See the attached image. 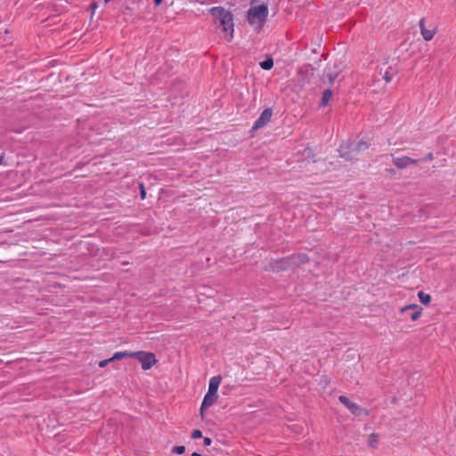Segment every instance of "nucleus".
Wrapping results in <instances>:
<instances>
[{"label":"nucleus","mask_w":456,"mask_h":456,"mask_svg":"<svg viewBox=\"0 0 456 456\" xmlns=\"http://www.w3.org/2000/svg\"><path fill=\"white\" fill-rule=\"evenodd\" d=\"M214 18L215 23L222 28L224 38L231 41L233 37V19L232 14L224 7H213L209 10Z\"/></svg>","instance_id":"nucleus-1"},{"label":"nucleus","mask_w":456,"mask_h":456,"mask_svg":"<svg viewBox=\"0 0 456 456\" xmlns=\"http://www.w3.org/2000/svg\"><path fill=\"white\" fill-rule=\"evenodd\" d=\"M268 16V7L266 4L252 6L248 11V20L251 25H256L257 29H261Z\"/></svg>","instance_id":"nucleus-2"},{"label":"nucleus","mask_w":456,"mask_h":456,"mask_svg":"<svg viewBox=\"0 0 456 456\" xmlns=\"http://www.w3.org/2000/svg\"><path fill=\"white\" fill-rule=\"evenodd\" d=\"M369 148V143L363 140H360L355 143L343 144L340 147V156L347 160L353 159L350 153H359Z\"/></svg>","instance_id":"nucleus-3"},{"label":"nucleus","mask_w":456,"mask_h":456,"mask_svg":"<svg viewBox=\"0 0 456 456\" xmlns=\"http://www.w3.org/2000/svg\"><path fill=\"white\" fill-rule=\"evenodd\" d=\"M131 357L137 359L142 363V369L144 370H150L157 362L155 354L150 352H134Z\"/></svg>","instance_id":"nucleus-4"},{"label":"nucleus","mask_w":456,"mask_h":456,"mask_svg":"<svg viewBox=\"0 0 456 456\" xmlns=\"http://www.w3.org/2000/svg\"><path fill=\"white\" fill-rule=\"evenodd\" d=\"M273 116V110L271 108H267L264 110V111L261 113L260 117L256 119L255 124L252 126V130H257L265 126H266L272 118Z\"/></svg>","instance_id":"nucleus-5"},{"label":"nucleus","mask_w":456,"mask_h":456,"mask_svg":"<svg viewBox=\"0 0 456 456\" xmlns=\"http://www.w3.org/2000/svg\"><path fill=\"white\" fill-rule=\"evenodd\" d=\"M339 402L344 404L354 415L360 416L364 412V410L356 403L351 402L349 398L345 395L338 397Z\"/></svg>","instance_id":"nucleus-6"},{"label":"nucleus","mask_w":456,"mask_h":456,"mask_svg":"<svg viewBox=\"0 0 456 456\" xmlns=\"http://www.w3.org/2000/svg\"><path fill=\"white\" fill-rule=\"evenodd\" d=\"M392 160H393L394 165L398 169L406 168L409 165L416 164L418 162V159H411V158L407 157V156H403V157H395V156H393L392 157Z\"/></svg>","instance_id":"nucleus-7"},{"label":"nucleus","mask_w":456,"mask_h":456,"mask_svg":"<svg viewBox=\"0 0 456 456\" xmlns=\"http://www.w3.org/2000/svg\"><path fill=\"white\" fill-rule=\"evenodd\" d=\"M291 268L289 257L281 258L270 263L269 269L273 272L283 271Z\"/></svg>","instance_id":"nucleus-8"},{"label":"nucleus","mask_w":456,"mask_h":456,"mask_svg":"<svg viewBox=\"0 0 456 456\" xmlns=\"http://www.w3.org/2000/svg\"><path fill=\"white\" fill-rule=\"evenodd\" d=\"M419 28H420L421 36H422V37H423V39L425 41H430L434 37V36L436 34V28H434L432 29H428L425 27V19L424 18H422L419 20Z\"/></svg>","instance_id":"nucleus-9"},{"label":"nucleus","mask_w":456,"mask_h":456,"mask_svg":"<svg viewBox=\"0 0 456 456\" xmlns=\"http://www.w3.org/2000/svg\"><path fill=\"white\" fill-rule=\"evenodd\" d=\"M288 257H289L291 268L299 266L300 265L307 263L309 261V257L307 256V255H305L304 253L293 255V256H290Z\"/></svg>","instance_id":"nucleus-10"},{"label":"nucleus","mask_w":456,"mask_h":456,"mask_svg":"<svg viewBox=\"0 0 456 456\" xmlns=\"http://www.w3.org/2000/svg\"><path fill=\"white\" fill-rule=\"evenodd\" d=\"M408 310H413L411 314V321H417L421 315L422 308L416 304L409 305L401 308V313H404Z\"/></svg>","instance_id":"nucleus-11"},{"label":"nucleus","mask_w":456,"mask_h":456,"mask_svg":"<svg viewBox=\"0 0 456 456\" xmlns=\"http://www.w3.org/2000/svg\"><path fill=\"white\" fill-rule=\"evenodd\" d=\"M216 399H217L216 394L215 395V394H211L209 392H208L206 394V395L204 396L202 404H201V408H200L201 415H203L204 409L211 406L212 404H214L215 402L216 401Z\"/></svg>","instance_id":"nucleus-12"},{"label":"nucleus","mask_w":456,"mask_h":456,"mask_svg":"<svg viewBox=\"0 0 456 456\" xmlns=\"http://www.w3.org/2000/svg\"><path fill=\"white\" fill-rule=\"evenodd\" d=\"M222 378L221 376H215L209 381L208 391L211 394H216L220 386Z\"/></svg>","instance_id":"nucleus-13"},{"label":"nucleus","mask_w":456,"mask_h":456,"mask_svg":"<svg viewBox=\"0 0 456 456\" xmlns=\"http://www.w3.org/2000/svg\"><path fill=\"white\" fill-rule=\"evenodd\" d=\"M333 96V93L330 89H326L322 93L321 99V106L325 107Z\"/></svg>","instance_id":"nucleus-14"},{"label":"nucleus","mask_w":456,"mask_h":456,"mask_svg":"<svg viewBox=\"0 0 456 456\" xmlns=\"http://www.w3.org/2000/svg\"><path fill=\"white\" fill-rule=\"evenodd\" d=\"M379 444V436L378 435L372 433L368 437V445L371 448H376Z\"/></svg>","instance_id":"nucleus-15"},{"label":"nucleus","mask_w":456,"mask_h":456,"mask_svg":"<svg viewBox=\"0 0 456 456\" xmlns=\"http://www.w3.org/2000/svg\"><path fill=\"white\" fill-rule=\"evenodd\" d=\"M133 353L134 352H117L113 354L112 357H110V360L114 361V360H120L125 357H131V354Z\"/></svg>","instance_id":"nucleus-16"},{"label":"nucleus","mask_w":456,"mask_h":456,"mask_svg":"<svg viewBox=\"0 0 456 456\" xmlns=\"http://www.w3.org/2000/svg\"><path fill=\"white\" fill-rule=\"evenodd\" d=\"M260 67L265 70L271 69L273 67V60L272 58H267L260 62Z\"/></svg>","instance_id":"nucleus-17"},{"label":"nucleus","mask_w":456,"mask_h":456,"mask_svg":"<svg viewBox=\"0 0 456 456\" xmlns=\"http://www.w3.org/2000/svg\"><path fill=\"white\" fill-rule=\"evenodd\" d=\"M418 297H419V301L424 304V305H428L429 304L430 300H431V297L430 295L428 294H426L424 293L423 291H419L418 293Z\"/></svg>","instance_id":"nucleus-18"},{"label":"nucleus","mask_w":456,"mask_h":456,"mask_svg":"<svg viewBox=\"0 0 456 456\" xmlns=\"http://www.w3.org/2000/svg\"><path fill=\"white\" fill-rule=\"evenodd\" d=\"M303 155L305 157V159H312L313 161L315 162V160L314 159V154L310 148L305 149L303 151Z\"/></svg>","instance_id":"nucleus-19"},{"label":"nucleus","mask_w":456,"mask_h":456,"mask_svg":"<svg viewBox=\"0 0 456 456\" xmlns=\"http://www.w3.org/2000/svg\"><path fill=\"white\" fill-rule=\"evenodd\" d=\"M185 452V447L183 445L175 446L172 449V452L175 454H183Z\"/></svg>","instance_id":"nucleus-20"},{"label":"nucleus","mask_w":456,"mask_h":456,"mask_svg":"<svg viewBox=\"0 0 456 456\" xmlns=\"http://www.w3.org/2000/svg\"><path fill=\"white\" fill-rule=\"evenodd\" d=\"M202 436V432L200 429H194L191 433L192 439H198Z\"/></svg>","instance_id":"nucleus-21"},{"label":"nucleus","mask_w":456,"mask_h":456,"mask_svg":"<svg viewBox=\"0 0 456 456\" xmlns=\"http://www.w3.org/2000/svg\"><path fill=\"white\" fill-rule=\"evenodd\" d=\"M139 188H140L141 199L144 200L146 197V191H145V187H144L143 183H139Z\"/></svg>","instance_id":"nucleus-22"},{"label":"nucleus","mask_w":456,"mask_h":456,"mask_svg":"<svg viewBox=\"0 0 456 456\" xmlns=\"http://www.w3.org/2000/svg\"><path fill=\"white\" fill-rule=\"evenodd\" d=\"M327 77H328L330 84H332L334 82V80L337 78L338 73L329 72V73H327Z\"/></svg>","instance_id":"nucleus-23"},{"label":"nucleus","mask_w":456,"mask_h":456,"mask_svg":"<svg viewBox=\"0 0 456 456\" xmlns=\"http://www.w3.org/2000/svg\"><path fill=\"white\" fill-rule=\"evenodd\" d=\"M383 79L388 83L392 80V75L388 72V71H386L383 75Z\"/></svg>","instance_id":"nucleus-24"},{"label":"nucleus","mask_w":456,"mask_h":456,"mask_svg":"<svg viewBox=\"0 0 456 456\" xmlns=\"http://www.w3.org/2000/svg\"><path fill=\"white\" fill-rule=\"evenodd\" d=\"M112 362V360L110 359H106V360H102V361H100L99 362V366L101 368H104L109 362Z\"/></svg>","instance_id":"nucleus-25"},{"label":"nucleus","mask_w":456,"mask_h":456,"mask_svg":"<svg viewBox=\"0 0 456 456\" xmlns=\"http://www.w3.org/2000/svg\"><path fill=\"white\" fill-rule=\"evenodd\" d=\"M434 159V155L432 152H429L426 155V157L423 159L424 161H429Z\"/></svg>","instance_id":"nucleus-26"},{"label":"nucleus","mask_w":456,"mask_h":456,"mask_svg":"<svg viewBox=\"0 0 456 456\" xmlns=\"http://www.w3.org/2000/svg\"><path fill=\"white\" fill-rule=\"evenodd\" d=\"M211 443H212L211 438H209V437H205V438H204V445H205V446H208V445H210V444H211Z\"/></svg>","instance_id":"nucleus-27"},{"label":"nucleus","mask_w":456,"mask_h":456,"mask_svg":"<svg viewBox=\"0 0 456 456\" xmlns=\"http://www.w3.org/2000/svg\"><path fill=\"white\" fill-rule=\"evenodd\" d=\"M162 1L163 0H154V3H155L156 5H159V4H161Z\"/></svg>","instance_id":"nucleus-28"},{"label":"nucleus","mask_w":456,"mask_h":456,"mask_svg":"<svg viewBox=\"0 0 456 456\" xmlns=\"http://www.w3.org/2000/svg\"><path fill=\"white\" fill-rule=\"evenodd\" d=\"M191 456H201V455L198 452H192Z\"/></svg>","instance_id":"nucleus-29"},{"label":"nucleus","mask_w":456,"mask_h":456,"mask_svg":"<svg viewBox=\"0 0 456 456\" xmlns=\"http://www.w3.org/2000/svg\"><path fill=\"white\" fill-rule=\"evenodd\" d=\"M3 159H4V158H3L2 156H0V165H1V164H2V162H3Z\"/></svg>","instance_id":"nucleus-30"},{"label":"nucleus","mask_w":456,"mask_h":456,"mask_svg":"<svg viewBox=\"0 0 456 456\" xmlns=\"http://www.w3.org/2000/svg\"><path fill=\"white\" fill-rule=\"evenodd\" d=\"M92 7H93V8H95V7H96V4H95V3H94V4H92Z\"/></svg>","instance_id":"nucleus-31"},{"label":"nucleus","mask_w":456,"mask_h":456,"mask_svg":"<svg viewBox=\"0 0 456 456\" xmlns=\"http://www.w3.org/2000/svg\"><path fill=\"white\" fill-rule=\"evenodd\" d=\"M110 0H104V2H105V3H108V2H110Z\"/></svg>","instance_id":"nucleus-32"}]
</instances>
